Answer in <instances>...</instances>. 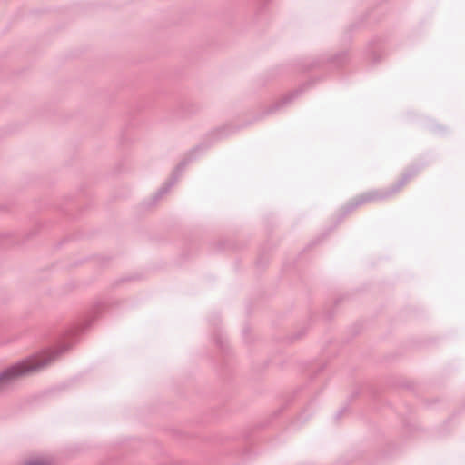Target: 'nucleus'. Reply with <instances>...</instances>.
<instances>
[{"label": "nucleus", "mask_w": 465, "mask_h": 465, "mask_svg": "<svg viewBox=\"0 0 465 465\" xmlns=\"http://www.w3.org/2000/svg\"><path fill=\"white\" fill-rule=\"evenodd\" d=\"M45 354L28 358L0 373V387L20 377L39 371L48 364Z\"/></svg>", "instance_id": "1"}, {"label": "nucleus", "mask_w": 465, "mask_h": 465, "mask_svg": "<svg viewBox=\"0 0 465 465\" xmlns=\"http://www.w3.org/2000/svg\"><path fill=\"white\" fill-rule=\"evenodd\" d=\"M27 465H44L43 462L39 461V460H35V461H31L29 463H27Z\"/></svg>", "instance_id": "2"}]
</instances>
